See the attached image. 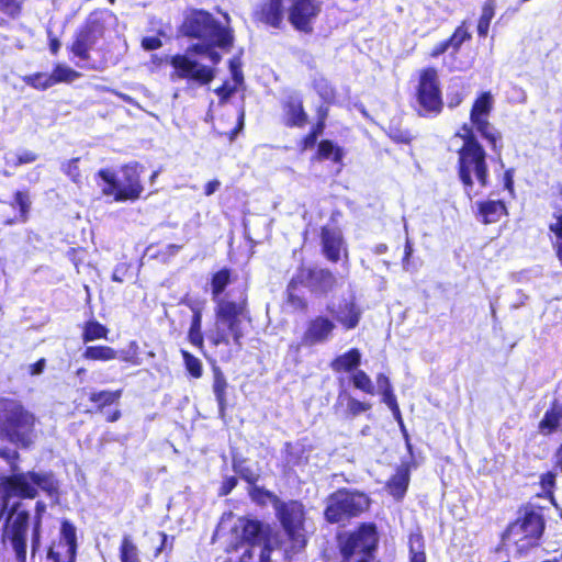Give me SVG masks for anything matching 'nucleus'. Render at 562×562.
Segmentation results:
<instances>
[{"mask_svg":"<svg viewBox=\"0 0 562 562\" xmlns=\"http://www.w3.org/2000/svg\"><path fill=\"white\" fill-rule=\"evenodd\" d=\"M446 98L448 108L454 109L462 103L464 93L461 88H450Z\"/></svg>","mask_w":562,"mask_h":562,"instance_id":"obj_62","label":"nucleus"},{"mask_svg":"<svg viewBox=\"0 0 562 562\" xmlns=\"http://www.w3.org/2000/svg\"><path fill=\"white\" fill-rule=\"evenodd\" d=\"M179 31L184 37L202 42L215 38V44L225 52H229L235 42L233 29L222 25L209 11L202 9H194L186 15Z\"/></svg>","mask_w":562,"mask_h":562,"instance_id":"obj_5","label":"nucleus"},{"mask_svg":"<svg viewBox=\"0 0 562 562\" xmlns=\"http://www.w3.org/2000/svg\"><path fill=\"white\" fill-rule=\"evenodd\" d=\"M362 317V310L355 300H345L338 306L335 319L346 331L358 327Z\"/></svg>","mask_w":562,"mask_h":562,"instance_id":"obj_26","label":"nucleus"},{"mask_svg":"<svg viewBox=\"0 0 562 562\" xmlns=\"http://www.w3.org/2000/svg\"><path fill=\"white\" fill-rule=\"evenodd\" d=\"M250 498L258 505L265 506L268 502L272 504L273 509L283 501L273 492L263 486L254 485L249 491Z\"/></svg>","mask_w":562,"mask_h":562,"instance_id":"obj_47","label":"nucleus"},{"mask_svg":"<svg viewBox=\"0 0 562 562\" xmlns=\"http://www.w3.org/2000/svg\"><path fill=\"white\" fill-rule=\"evenodd\" d=\"M30 477L32 484L37 488H41L48 496L58 495V481L52 472H36L30 471Z\"/></svg>","mask_w":562,"mask_h":562,"instance_id":"obj_37","label":"nucleus"},{"mask_svg":"<svg viewBox=\"0 0 562 562\" xmlns=\"http://www.w3.org/2000/svg\"><path fill=\"white\" fill-rule=\"evenodd\" d=\"M456 136L463 142L458 149V177L465 194L469 199H472L473 177L482 188H486L490 183L487 155L469 124L464 123L460 131L456 133Z\"/></svg>","mask_w":562,"mask_h":562,"instance_id":"obj_3","label":"nucleus"},{"mask_svg":"<svg viewBox=\"0 0 562 562\" xmlns=\"http://www.w3.org/2000/svg\"><path fill=\"white\" fill-rule=\"evenodd\" d=\"M228 68L232 75V78L236 86H240L244 82V74L241 70V63L239 58L234 57L228 61Z\"/></svg>","mask_w":562,"mask_h":562,"instance_id":"obj_61","label":"nucleus"},{"mask_svg":"<svg viewBox=\"0 0 562 562\" xmlns=\"http://www.w3.org/2000/svg\"><path fill=\"white\" fill-rule=\"evenodd\" d=\"M561 422L562 404H559V402L554 400L539 422L538 431L543 436L552 435L559 429Z\"/></svg>","mask_w":562,"mask_h":562,"instance_id":"obj_30","label":"nucleus"},{"mask_svg":"<svg viewBox=\"0 0 562 562\" xmlns=\"http://www.w3.org/2000/svg\"><path fill=\"white\" fill-rule=\"evenodd\" d=\"M508 214V207L503 200L486 199L476 202L475 217L483 225L496 224Z\"/></svg>","mask_w":562,"mask_h":562,"instance_id":"obj_24","label":"nucleus"},{"mask_svg":"<svg viewBox=\"0 0 562 562\" xmlns=\"http://www.w3.org/2000/svg\"><path fill=\"white\" fill-rule=\"evenodd\" d=\"M412 462H402L385 482L384 488L395 499L402 501L409 486Z\"/></svg>","mask_w":562,"mask_h":562,"instance_id":"obj_25","label":"nucleus"},{"mask_svg":"<svg viewBox=\"0 0 562 562\" xmlns=\"http://www.w3.org/2000/svg\"><path fill=\"white\" fill-rule=\"evenodd\" d=\"M45 510L46 505L41 501L36 502L31 536V548L33 554L40 549L41 546L42 516L45 513Z\"/></svg>","mask_w":562,"mask_h":562,"instance_id":"obj_44","label":"nucleus"},{"mask_svg":"<svg viewBox=\"0 0 562 562\" xmlns=\"http://www.w3.org/2000/svg\"><path fill=\"white\" fill-rule=\"evenodd\" d=\"M194 56V52L189 50V46L183 54H175L168 58V63L173 68V75L178 79L193 81L200 86L210 85L215 76L216 69L212 66L201 64Z\"/></svg>","mask_w":562,"mask_h":562,"instance_id":"obj_13","label":"nucleus"},{"mask_svg":"<svg viewBox=\"0 0 562 562\" xmlns=\"http://www.w3.org/2000/svg\"><path fill=\"white\" fill-rule=\"evenodd\" d=\"M363 555H374L379 546V533L374 522H362L353 531Z\"/></svg>","mask_w":562,"mask_h":562,"instance_id":"obj_27","label":"nucleus"},{"mask_svg":"<svg viewBox=\"0 0 562 562\" xmlns=\"http://www.w3.org/2000/svg\"><path fill=\"white\" fill-rule=\"evenodd\" d=\"M240 529L232 530L233 538L226 546L228 554L241 551L237 558L228 557L224 562H254V547L267 544L271 537V527L261 520L243 517Z\"/></svg>","mask_w":562,"mask_h":562,"instance_id":"obj_8","label":"nucleus"},{"mask_svg":"<svg viewBox=\"0 0 562 562\" xmlns=\"http://www.w3.org/2000/svg\"><path fill=\"white\" fill-rule=\"evenodd\" d=\"M557 471H547L539 477V486L541 491L536 494V497L547 499L552 505L557 506L554 491L557 488Z\"/></svg>","mask_w":562,"mask_h":562,"instance_id":"obj_38","label":"nucleus"},{"mask_svg":"<svg viewBox=\"0 0 562 562\" xmlns=\"http://www.w3.org/2000/svg\"><path fill=\"white\" fill-rule=\"evenodd\" d=\"M336 329L335 321L326 315H317L307 321L300 345L313 347L329 340Z\"/></svg>","mask_w":562,"mask_h":562,"instance_id":"obj_19","label":"nucleus"},{"mask_svg":"<svg viewBox=\"0 0 562 562\" xmlns=\"http://www.w3.org/2000/svg\"><path fill=\"white\" fill-rule=\"evenodd\" d=\"M79 157H75L66 161L61 170L76 184L81 183V172L79 168Z\"/></svg>","mask_w":562,"mask_h":562,"instance_id":"obj_55","label":"nucleus"},{"mask_svg":"<svg viewBox=\"0 0 562 562\" xmlns=\"http://www.w3.org/2000/svg\"><path fill=\"white\" fill-rule=\"evenodd\" d=\"M143 167L138 162H130L121 166L120 176L113 170L103 168L97 172L102 179V194L112 196L115 202L137 201L144 192L142 182Z\"/></svg>","mask_w":562,"mask_h":562,"instance_id":"obj_6","label":"nucleus"},{"mask_svg":"<svg viewBox=\"0 0 562 562\" xmlns=\"http://www.w3.org/2000/svg\"><path fill=\"white\" fill-rule=\"evenodd\" d=\"M493 110V95L490 91L481 92L473 101L470 110V121L472 128L475 127L476 132L487 140L492 150L501 154L503 144L499 133L491 132V123L488 121L490 114Z\"/></svg>","mask_w":562,"mask_h":562,"instance_id":"obj_14","label":"nucleus"},{"mask_svg":"<svg viewBox=\"0 0 562 562\" xmlns=\"http://www.w3.org/2000/svg\"><path fill=\"white\" fill-rule=\"evenodd\" d=\"M386 134L395 144L409 145L414 139V135L411 131L402 128L398 125H390Z\"/></svg>","mask_w":562,"mask_h":562,"instance_id":"obj_53","label":"nucleus"},{"mask_svg":"<svg viewBox=\"0 0 562 562\" xmlns=\"http://www.w3.org/2000/svg\"><path fill=\"white\" fill-rule=\"evenodd\" d=\"M22 9V0H0V27L8 25L10 20L19 18Z\"/></svg>","mask_w":562,"mask_h":562,"instance_id":"obj_42","label":"nucleus"},{"mask_svg":"<svg viewBox=\"0 0 562 562\" xmlns=\"http://www.w3.org/2000/svg\"><path fill=\"white\" fill-rule=\"evenodd\" d=\"M284 449V461L286 467L296 468L305 467L308 463V456L305 454V449H295L292 442H285Z\"/></svg>","mask_w":562,"mask_h":562,"instance_id":"obj_45","label":"nucleus"},{"mask_svg":"<svg viewBox=\"0 0 562 562\" xmlns=\"http://www.w3.org/2000/svg\"><path fill=\"white\" fill-rule=\"evenodd\" d=\"M213 393L215 395V400L217 402V406L220 412H224L226 409V390L228 387L227 380L221 369L215 368L213 370Z\"/></svg>","mask_w":562,"mask_h":562,"instance_id":"obj_41","label":"nucleus"},{"mask_svg":"<svg viewBox=\"0 0 562 562\" xmlns=\"http://www.w3.org/2000/svg\"><path fill=\"white\" fill-rule=\"evenodd\" d=\"M158 536L160 538V544L154 550V555L158 557L162 552H166L167 554L171 553L173 549L175 537H171L169 539L168 535L165 531H159Z\"/></svg>","mask_w":562,"mask_h":562,"instance_id":"obj_59","label":"nucleus"},{"mask_svg":"<svg viewBox=\"0 0 562 562\" xmlns=\"http://www.w3.org/2000/svg\"><path fill=\"white\" fill-rule=\"evenodd\" d=\"M281 122L286 128H303L308 123V113L302 95L292 93L281 100Z\"/></svg>","mask_w":562,"mask_h":562,"instance_id":"obj_20","label":"nucleus"},{"mask_svg":"<svg viewBox=\"0 0 562 562\" xmlns=\"http://www.w3.org/2000/svg\"><path fill=\"white\" fill-rule=\"evenodd\" d=\"M11 207L19 209V221L24 223L29 220V213L31 209V200L27 191H15L13 200L10 202Z\"/></svg>","mask_w":562,"mask_h":562,"instance_id":"obj_50","label":"nucleus"},{"mask_svg":"<svg viewBox=\"0 0 562 562\" xmlns=\"http://www.w3.org/2000/svg\"><path fill=\"white\" fill-rule=\"evenodd\" d=\"M49 75L53 81V86L61 82L69 83L80 77V72L61 64H56Z\"/></svg>","mask_w":562,"mask_h":562,"instance_id":"obj_49","label":"nucleus"},{"mask_svg":"<svg viewBox=\"0 0 562 562\" xmlns=\"http://www.w3.org/2000/svg\"><path fill=\"white\" fill-rule=\"evenodd\" d=\"M234 279V272L228 267H222L211 274V295L216 301V306L214 327L207 338L214 348L234 346L238 351L241 349L244 337L241 318L248 317L249 314L248 301L246 296L238 301L221 299Z\"/></svg>","mask_w":562,"mask_h":562,"instance_id":"obj_1","label":"nucleus"},{"mask_svg":"<svg viewBox=\"0 0 562 562\" xmlns=\"http://www.w3.org/2000/svg\"><path fill=\"white\" fill-rule=\"evenodd\" d=\"M81 356L86 361L109 362L117 360L119 350L109 345H88Z\"/></svg>","mask_w":562,"mask_h":562,"instance_id":"obj_32","label":"nucleus"},{"mask_svg":"<svg viewBox=\"0 0 562 562\" xmlns=\"http://www.w3.org/2000/svg\"><path fill=\"white\" fill-rule=\"evenodd\" d=\"M322 11L319 0H291L288 8V20L294 30L310 34L313 22Z\"/></svg>","mask_w":562,"mask_h":562,"instance_id":"obj_17","label":"nucleus"},{"mask_svg":"<svg viewBox=\"0 0 562 562\" xmlns=\"http://www.w3.org/2000/svg\"><path fill=\"white\" fill-rule=\"evenodd\" d=\"M349 381L356 390L368 395L375 394L373 382L364 370L358 369L355 371L352 374H350Z\"/></svg>","mask_w":562,"mask_h":562,"instance_id":"obj_48","label":"nucleus"},{"mask_svg":"<svg viewBox=\"0 0 562 562\" xmlns=\"http://www.w3.org/2000/svg\"><path fill=\"white\" fill-rule=\"evenodd\" d=\"M113 13L108 9L92 10L81 25L74 32L72 40L67 46L68 53L82 61H88L90 53L97 42L104 37L108 29V21Z\"/></svg>","mask_w":562,"mask_h":562,"instance_id":"obj_9","label":"nucleus"},{"mask_svg":"<svg viewBox=\"0 0 562 562\" xmlns=\"http://www.w3.org/2000/svg\"><path fill=\"white\" fill-rule=\"evenodd\" d=\"M123 395V390H98L88 395L89 402L93 405L95 413H102L104 408L119 404Z\"/></svg>","mask_w":562,"mask_h":562,"instance_id":"obj_31","label":"nucleus"},{"mask_svg":"<svg viewBox=\"0 0 562 562\" xmlns=\"http://www.w3.org/2000/svg\"><path fill=\"white\" fill-rule=\"evenodd\" d=\"M370 497L359 491L339 488L328 496L324 517L329 524H338L344 519L357 517L370 507Z\"/></svg>","mask_w":562,"mask_h":562,"instance_id":"obj_10","label":"nucleus"},{"mask_svg":"<svg viewBox=\"0 0 562 562\" xmlns=\"http://www.w3.org/2000/svg\"><path fill=\"white\" fill-rule=\"evenodd\" d=\"M346 405V417L353 418L372 408L370 402L360 401L347 391L339 392L336 406Z\"/></svg>","mask_w":562,"mask_h":562,"instance_id":"obj_34","label":"nucleus"},{"mask_svg":"<svg viewBox=\"0 0 562 562\" xmlns=\"http://www.w3.org/2000/svg\"><path fill=\"white\" fill-rule=\"evenodd\" d=\"M471 40H472V34L469 31L468 22L465 20H463L454 29V31L448 38L437 43L431 48V50L429 53V57L436 59L449 50H450V54L454 56V55L459 54L461 46L464 43L470 42Z\"/></svg>","mask_w":562,"mask_h":562,"instance_id":"obj_22","label":"nucleus"},{"mask_svg":"<svg viewBox=\"0 0 562 562\" xmlns=\"http://www.w3.org/2000/svg\"><path fill=\"white\" fill-rule=\"evenodd\" d=\"M361 364V352L358 348H350L330 361V369L336 373H350L359 369Z\"/></svg>","mask_w":562,"mask_h":562,"instance_id":"obj_29","label":"nucleus"},{"mask_svg":"<svg viewBox=\"0 0 562 562\" xmlns=\"http://www.w3.org/2000/svg\"><path fill=\"white\" fill-rule=\"evenodd\" d=\"M345 153L344 149L336 145L331 139H322L317 144L314 159L318 161L331 160L335 164H341Z\"/></svg>","mask_w":562,"mask_h":562,"instance_id":"obj_33","label":"nucleus"},{"mask_svg":"<svg viewBox=\"0 0 562 562\" xmlns=\"http://www.w3.org/2000/svg\"><path fill=\"white\" fill-rule=\"evenodd\" d=\"M515 170L513 168H508L503 173V187L508 193L514 196L515 195V181H514Z\"/></svg>","mask_w":562,"mask_h":562,"instance_id":"obj_63","label":"nucleus"},{"mask_svg":"<svg viewBox=\"0 0 562 562\" xmlns=\"http://www.w3.org/2000/svg\"><path fill=\"white\" fill-rule=\"evenodd\" d=\"M284 0H265L256 11L257 20L274 29H279L283 20Z\"/></svg>","mask_w":562,"mask_h":562,"instance_id":"obj_28","label":"nucleus"},{"mask_svg":"<svg viewBox=\"0 0 562 562\" xmlns=\"http://www.w3.org/2000/svg\"><path fill=\"white\" fill-rule=\"evenodd\" d=\"M416 111L419 116L435 117L443 110V100L435 67H426L419 71L415 88Z\"/></svg>","mask_w":562,"mask_h":562,"instance_id":"obj_11","label":"nucleus"},{"mask_svg":"<svg viewBox=\"0 0 562 562\" xmlns=\"http://www.w3.org/2000/svg\"><path fill=\"white\" fill-rule=\"evenodd\" d=\"M552 217L554 222L550 223L548 228L555 236V241L552 246L560 266L562 267V207H559L552 214Z\"/></svg>","mask_w":562,"mask_h":562,"instance_id":"obj_46","label":"nucleus"},{"mask_svg":"<svg viewBox=\"0 0 562 562\" xmlns=\"http://www.w3.org/2000/svg\"><path fill=\"white\" fill-rule=\"evenodd\" d=\"M120 562H140V551L132 536L124 535L119 546Z\"/></svg>","mask_w":562,"mask_h":562,"instance_id":"obj_40","label":"nucleus"},{"mask_svg":"<svg viewBox=\"0 0 562 562\" xmlns=\"http://www.w3.org/2000/svg\"><path fill=\"white\" fill-rule=\"evenodd\" d=\"M300 286H303L301 283L295 282L293 284V277L290 279L286 285L285 295H286V303L295 311L305 313L308 310V302L307 300L299 295L296 293L297 289Z\"/></svg>","mask_w":562,"mask_h":562,"instance_id":"obj_43","label":"nucleus"},{"mask_svg":"<svg viewBox=\"0 0 562 562\" xmlns=\"http://www.w3.org/2000/svg\"><path fill=\"white\" fill-rule=\"evenodd\" d=\"M496 10V1L495 0H485L482 4V12L480 18L492 22L495 16Z\"/></svg>","mask_w":562,"mask_h":562,"instance_id":"obj_64","label":"nucleus"},{"mask_svg":"<svg viewBox=\"0 0 562 562\" xmlns=\"http://www.w3.org/2000/svg\"><path fill=\"white\" fill-rule=\"evenodd\" d=\"M215 48H218V45L215 44V38L189 45L190 52H194L199 56H206L214 68L222 61V55Z\"/></svg>","mask_w":562,"mask_h":562,"instance_id":"obj_39","label":"nucleus"},{"mask_svg":"<svg viewBox=\"0 0 562 562\" xmlns=\"http://www.w3.org/2000/svg\"><path fill=\"white\" fill-rule=\"evenodd\" d=\"M245 116H246L245 106L240 105L238 109V112H237V121H236L234 128H232L229 132L225 133L227 139L231 143H233L237 138L238 134L243 132V130L245 127ZM217 134H218V136L224 135V133H221V132Z\"/></svg>","mask_w":562,"mask_h":562,"instance_id":"obj_57","label":"nucleus"},{"mask_svg":"<svg viewBox=\"0 0 562 562\" xmlns=\"http://www.w3.org/2000/svg\"><path fill=\"white\" fill-rule=\"evenodd\" d=\"M38 159V155L34 153L33 150L24 149L18 154L14 155L12 160L8 161V165H10L13 168H18L22 165H30L35 162Z\"/></svg>","mask_w":562,"mask_h":562,"instance_id":"obj_56","label":"nucleus"},{"mask_svg":"<svg viewBox=\"0 0 562 562\" xmlns=\"http://www.w3.org/2000/svg\"><path fill=\"white\" fill-rule=\"evenodd\" d=\"M544 530L543 507L528 503L519 507L517 518L502 532L501 544L514 547L515 557L522 558L540 547Z\"/></svg>","mask_w":562,"mask_h":562,"instance_id":"obj_2","label":"nucleus"},{"mask_svg":"<svg viewBox=\"0 0 562 562\" xmlns=\"http://www.w3.org/2000/svg\"><path fill=\"white\" fill-rule=\"evenodd\" d=\"M318 137V135L308 130V132L305 135H303L296 143L299 153L303 154L317 146Z\"/></svg>","mask_w":562,"mask_h":562,"instance_id":"obj_58","label":"nucleus"},{"mask_svg":"<svg viewBox=\"0 0 562 562\" xmlns=\"http://www.w3.org/2000/svg\"><path fill=\"white\" fill-rule=\"evenodd\" d=\"M358 548H360L359 543L353 532H350L346 537V539L339 544V552L342 557L344 562H349L357 552Z\"/></svg>","mask_w":562,"mask_h":562,"instance_id":"obj_54","label":"nucleus"},{"mask_svg":"<svg viewBox=\"0 0 562 562\" xmlns=\"http://www.w3.org/2000/svg\"><path fill=\"white\" fill-rule=\"evenodd\" d=\"M322 254L324 257L333 262H338L342 254L347 257V248L342 233L337 227L322 226L319 232Z\"/></svg>","mask_w":562,"mask_h":562,"instance_id":"obj_21","label":"nucleus"},{"mask_svg":"<svg viewBox=\"0 0 562 562\" xmlns=\"http://www.w3.org/2000/svg\"><path fill=\"white\" fill-rule=\"evenodd\" d=\"M274 515L289 543V552L292 554L303 552L308 543L307 510L303 502L282 501L274 509Z\"/></svg>","mask_w":562,"mask_h":562,"instance_id":"obj_7","label":"nucleus"},{"mask_svg":"<svg viewBox=\"0 0 562 562\" xmlns=\"http://www.w3.org/2000/svg\"><path fill=\"white\" fill-rule=\"evenodd\" d=\"M236 85L229 86L227 81L215 88L214 92L218 97L220 104H224L237 90Z\"/></svg>","mask_w":562,"mask_h":562,"instance_id":"obj_60","label":"nucleus"},{"mask_svg":"<svg viewBox=\"0 0 562 562\" xmlns=\"http://www.w3.org/2000/svg\"><path fill=\"white\" fill-rule=\"evenodd\" d=\"M36 417L21 401L0 397V438L23 449L35 439Z\"/></svg>","mask_w":562,"mask_h":562,"instance_id":"obj_4","label":"nucleus"},{"mask_svg":"<svg viewBox=\"0 0 562 562\" xmlns=\"http://www.w3.org/2000/svg\"><path fill=\"white\" fill-rule=\"evenodd\" d=\"M22 81L38 91L47 90L48 88L53 87V81L49 74L45 72H34L31 75H26L22 77Z\"/></svg>","mask_w":562,"mask_h":562,"instance_id":"obj_51","label":"nucleus"},{"mask_svg":"<svg viewBox=\"0 0 562 562\" xmlns=\"http://www.w3.org/2000/svg\"><path fill=\"white\" fill-rule=\"evenodd\" d=\"M77 551V528L68 519H63L58 540L48 546L46 559L49 562H76Z\"/></svg>","mask_w":562,"mask_h":562,"instance_id":"obj_15","label":"nucleus"},{"mask_svg":"<svg viewBox=\"0 0 562 562\" xmlns=\"http://www.w3.org/2000/svg\"><path fill=\"white\" fill-rule=\"evenodd\" d=\"M0 490L2 491L0 516L7 509L8 502L11 497L34 499L38 494L37 488L31 482L30 471L12 473L10 475H0Z\"/></svg>","mask_w":562,"mask_h":562,"instance_id":"obj_16","label":"nucleus"},{"mask_svg":"<svg viewBox=\"0 0 562 562\" xmlns=\"http://www.w3.org/2000/svg\"><path fill=\"white\" fill-rule=\"evenodd\" d=\"M181 356L188 374L193 379H200L203 374L201 360L184 349L181 350Z\"/></svg>","mask_w":562,"mask_h":562,"instance_id":"obj_52","label":"nucleus"},{"mask_svg":"<svg viewBox=\"0 0 562 562\" xmlns=\"http://www.w3.org/2000/svg\"><path fill=\"white\" fill-rule=\"evenodd\" d=\"M378 386L380 389L381 401L390 408L394 419L398 423L404 431L406 439V446L408 451H412V445L409 442L408 434L405 430L402 412L397 402V397L394 393V389L390 378L385 373H378L375 376Z\"/></svg>","mask_w":562,"mask_h":562,"instance_id":"obj_23","label":"nucleus"},{"mask_svg":"<svg viewBox=\"0 0 562 562\" xmlns=\"http://www.w3.org/2000/svg\"><path fill=\"white\" fill-rule=\"evenodd\" d=\"M295 282L325 293L331 291L337 284L336 277L329 269L305 267L303 265L297 268L293 276V284Z\"/></svg>","mask_w":562,"mask_h":562,"instance_id":"obj_18","label":"nucleus"},{"mask_svg":"<svg viewBox=\"0 0 562 562\" xmlns=\"http://www.w3.org/2000/svg\"><path fill=\"white\" fill-rule=\"evenodd\" d=\"M30 513L22 508L20 502L14 503L7 513L2 530L3 541L11 544L18 562H26V536L30 526Z\"/></svg>","mask_w":562,"mask_h":562,"instance_id":"obj_12","label":"nucleus"},{"mask_svg":"<svg viewBox=\"0 0 562 562\" xmlns=\"http://www.w3.org/2000/svg\"><path fill=\"white\" fill-rule=\"evenodd\" d=\"M407 547L408 562H427L426 542L419 529L409 532Z\"/></svg>","mask_w":562,"mask_h":562,"instance_id":"obj_35","label":"nucleus"},{"mask_svg":"<svg viewBox=\"0 0 562 562\" xmlns=\"http://www.w3.org/2000/svg\"><path fill=\"white\" fill-rule=\"evenodd\" d=\"M110 328L97 319H89L81 326V340L89 344L95 340H108Z\"/></svg>","mask_w":562,"mask_h":562,"instance_id":"obj_36","label":"nucleus"}]
</instances>
